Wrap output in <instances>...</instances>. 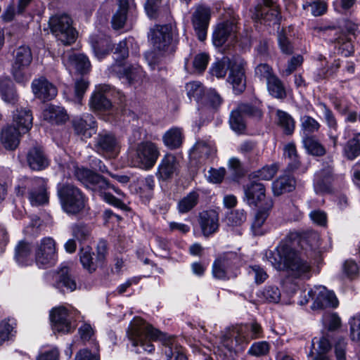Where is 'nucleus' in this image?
Returning <instances> with one entry per match:
<instances>
[{"instance_id":"nucleus-53","label":"nucleus","mask_w":360,"mask_h":360,"mask_svg":"<svg viewBox=\"0 0 360 360\" xmlns=\"http://www.w3.org/2000/svg\"><path fill=\"white\" fill-rule=\"evenodd\" d=\"M72 235L79 242L88 240L91 236L90 228L84 223H77L72 226Z\"/></svg>"},{"instance_id":"nucleus-43","label":"nucleus","mask_w":360,"mask_h":360,"mask_svg":"<svg viewBox=\"0 0 360 360\" xmlns=\"http://www.w3.org/2000/svg\"><path fill=\"white\" fill-rule=\"evenodd\" d=\"M277 123L282 128L284 133L290 135L293 133L295 127V122L292 116L288 112L281 110H276Z\"/></svg>"},{"instance_id":"nucleus-16","label":"nucleus","mask_w":360,"mask_h":360,"mask_svg":"<svg viewBox=\"0 0 360 360\" xmlns=\"http://www.w3.org/2000/svg\"><path fill=\"white\" fill-rule=\"evenodd\" d=\"M210 17V8L203 5L197 6L192 14V25L200 41H202L207 37Z\"/></svg>"},{"instance_id":"nucleus-61","label":"nucleus","mask_w":360,"mask_h":360,"mask_svg":"<svg viewBox=\"0 0 360 360\" xmlns=\"http://www.w3.org/2000/svg\"><path fill=\"white\" fill-rule=\"evenodd\" d=\"M270 349V345L266 341L257 342L252 345L248 350V354L255 356L266 355Z\"/></svg>"},{"instance_id":"nucleus-3","label":"nucleus","mask_w":360,"mask_h":360,"mask_svg":"<svg viewBox=\"0 0 360 360\" xmlns=\"http://www.w3.org/2000/svg\"><path fill=\"white\" fill-rule=\"evenodd\" d=\"M127 334L136 353H152L155 347L151 341L158 339L160 335L159 330L139 317H136L131 321Z\"/></svg>"},{"instance_id":"nucleus-20","label":"nucleus","mask_w":360,"mask_h":360,"mask_svg":"<svg viewBox=\"0 0 360 360\" xmlns=\"http://www.w3.org/2000/svg\"><path fill=\"white\" fill-rule=\"evenodd\" d=\"M72 122L75 133L82 138L89 139L95 133L96 122L94 117L91 114L76 117Z\"/></svg>"},{"instance_id":"nucleus-62","label":"nucleus","mask_w":360,"mask_h":360,"mask_svg":"<svg viewBox=\"0 0 360 360\" xmlns=\"http://www.w3.org/2000/svg\"><path fill=\"white\" fill-rule=\"evenodd\" d=\"M319 105L323 110V117L327 126L330 129L337 131L338 127V121L333 111L323 103H321Z\"/></svg>"},{"instance_id":"nucleus-10","label":"nucleus","mask_w":360,"mask_h":360,"mask_svg":"<svg viewBox=\"0 0 360 360\" xmlns=\"http://www.w3.org/2000/svg\"><path fill=\"white\" fill-rule=\"evenodd\" d=\"M252 18L256 22L269 27L276 26L278 29L281 19L279 6L274 0H262L255 7Z\"/></svg>"},{"instance_id":"nucleus-4","label":"nucleus","mask_w":360,"mask_h":360,"mask_svg":"<svg viewBox=\"0 0 360 360\" xmlns=\"http://www.w3.org/2000/svg\"><path fill=\"white\" fill-rule=\"evenodd\" d=\"M61 207L65 212L76 215L85 209L87 198L82 191L71 184L60 185L57 190Z\"/></svg>"},{"instance_id":"nucleus-30","label":"nucleus","mask_w":360,"mask_h":360,"mask_svg":"<svg viewBox=\"0 0 360 360\" xmlns=\"http://www.w3.org/2000/svg\"><path fill=\"white\" fill-rule=\"evenodd\" d=\"M27 162L32 169L37 171L45 169L49 165L48 159L43 150L37 146L29 150Z\"/></svg>"},{"instance_id":"nucleus-31","label":"nucleus","mask_w":360,"mask_h":360,"mask_svg":"<svg viewBox=\"0 0 360 360\" xmlns=\"http://www.w3.org/2000/svg\"><path fill=\"white\" fill-rule=\"evenodd\" d=\"M295 179L291 174H285L273 182V193L278 196L285 193L291 192L295 189Z\"/></svg>"},{"instance_id":"nucleus-24","label":"nucleus","mask_w":360,"mask_h":360,"mask_svg":"<svg viewBox=\"0 0 360 360\" xmlns=\"http://www.w3.org/2000/svg\"><path fill=\"white\" fill-rule=\"evenodd\" d=\"M33 116L27 108H17L12 112V125L22 131V134L29 131L32 127Z\"/></svg>"},{"instance_id":"nucleus-51","label":"nucleus","mask_w":360,"mask_h":360,"mask_svg":"<svg viewBox=\"0 0 360 360\" xmlns=\"http://www.w3.org/2000/svg\"><path fill=\"white\" fill-rule=\"evenodd\" d=\"M32 60V55L28 46H22L17 49L13 63L21 64L22 66H30Z\"/></svg>"},{"instance_id":"nucleus-60","label":"nucleus","mask_w":360,"mask_h":360,"mask_svg":"<svg viewBox=\"0 0 360 360\" xmlns=\"http://www.w3.org/2000/svg\"><path fill=\"white\" fill-rule=\"evenodd\" d=\"M320 126V124L310 116L304 115L301 118V128L305 133L316 132L319 129Z\"/></svg>"},{"instance_id":"nucleus-1","label":"nucleus","mask_w":360,"mask_h":360,"mask_svg":"<svg viewBox=\"0 0 360 360\" xmlns=\"http://www.w3.org/2000/svg\"><path fill=\"white\" fill-rule=\"evenodd\" d=\"M272 266L283 271L293 278L309 279L311 276V266L300 253L287 244L281 243L267 256Z\"/></svg>"},{"instance_id":"nucleus-34","label":"nucleus","mask_w":360,"mask_h":360,"mask_svg":"<svg viewBox=\"0 0 360 360\" xmlns=\"http://www.w3.org/2000/svg\"><path fill=\"white\" fill-rule=\"evenodd\" d=\"M43 117L51 123L60 124L65 122L68 116L64 108L56 105H49L43 112Z\"/></svg>"},{"instance_id":"nucleus-57","label":"nucleus","mask_w":360,"mask_h":360,"mask_svg":"<svg viewBox=\"0 0 360 360\" xmlns=\"http://www.w3.org/2000/svg\"><path fill=\"white\" fill-rule=\"evenodd\" d=\"M255 74L260 80H265L266 83L276 75L272 68L266 63L259 64L255 68Z\"/></svg>"},{"instance_id":"nucleus-54","label":"nucleus","mask_w":360,"mask_h":360,"mask_svg":"<svg viewBox=\"0 0 360 360\" xmlns=\"http://www.w3.org/2000/svg\"><path fill=\"white\" fill-rule=\"evenodd\" d=\"M201 102L212 109L217 110L221 105L223 98L215 90L210 89L206 93Z\"/></svg>"},{"instance_id":"nucleus-33","label":"nucleus","mask_w":360,"mask_h":360,"mask_svg":"<svg viewBox=\"0 0 360 360\" xmlns=\"http://www.w3.org/2000/svg\"><path fill=\"white\" fill-rule=\"evenodd\" d=\"M0 95L6 103L11 105H15L18 101V95L15 85L8 78L0 79Z\"/></svg>"},{"instance_id":"nucleus-7","label":"nucleus","mask_w":360,"mask_h":360,"mask_svg":"<svg viewBox=\"0 0 360 360\" xmlns=\"http://www.w3.org/2000/svg\"><path fill=\"white\" fill-rule=\"evenodd\" d=\"M160 150L158 146L149 141L139 143L131 155V164L138 168L149 170L155 165Z\"/></svg>"},{"instance_id":"nucleus-17","label":"nucleus","mask_w":360,"mask_h":360,"mask_svg":"<svg viewBox=\"0 0 360 360\" xmlns=\"http://www.w3.org/2000/svg\"><path fill=\"white\" fill-rule=\"evenodd\" d=\"M35 259L38 265L43 266L53 265L57 259L56 243L51 238H43L38 245Z\"/></svg>"},{"instance_id":"nucleus-18","label":"nucleus","mask_w":360,"mask_h":360,"mask_svg":"<svg viewBox=\"0 0 360 360\" xmlns=\"http://www.w3.org/2000/svg\"><path fill=\"white\" fill-rule=\"evenodd\" d=\"M72 319L70 311L63 306L55 307L50 312V319L54 331L64 333L72 332L75 328L72 324Z\"/></svg>"},{"instance_id":"nucleus-13","label":"nucleus","mask_w":360,"mask_h":360,"mask_svg":"<svg viewBox=\"0 0 360 360\" xmlns=\"http://www.w3.org/2000/svg\"><path fill=\"white\" fill-rule=\"evenodd\" d=\"M247 63L240 57L232 58L229 62V74L227 81L232 85L236 94L243 92L246 88L245 68Z\"/></svg>"},{"instance_id":"nucleus-14","label":"nucleus","mask_w":360,"mask_h":360,"mask_svg":"<svg viewBox=\"0 0 360 360\" xmlns=\"http://www.w3.org/2000/svg\"><path fill=\"white\" fill-rule=\"evenodd\" d=\"M110 184L108 181L102 176L96 174L95 176L91 177V181L88 188L97 192L103 198V199L108 204L117 207L122 210H127L128 207L122 201V200L117 198L106 191L110 188Z\"/></svg>"},{"instance_id":"nucleus-48","label":"nucleus","mask_w":360,"mask_h":360,"mask_svg":"<svg viewBox=\"0 0 360 360\" xmlns=\"http://www.w3.org/2000/svg\"><path fill=\"white\" fill-rule=\"evenodd\" d=\"M214 151V146L210 141H198L191 149V152L199 157H208Z\"/></svg>"},{"instance_id":"nucleus-44","label":"nucleus","mask_w":360,"mask_h":360,"mask_svg":"<svg viewBox=\"0 0 360 360\" xmlns=\"http://www.w3.org/2000/svg\"><path fill=\"white\" fill-rule=\"evenodd\" d=\"M57 287H65L71 292L76 289V282L70 274V269L66 266L61 268L58 272Z\"/></svg>"},{"instance_id":"nucleus-35","label":"nucleus","mask_w":360,"mask_h":360,"mask_svg":"<svg viewBox=\"0 0 360 360\" xmlns=\"http://www.w3.org/2000/svg\"><path fill=\"white\" fill-rule=\"evenodd\" d=\"M93 254L89 246L82 248L79 252V260L82 266L90 273L95 271L98 266H101L96 259L93 258Z\"/></svg>"},{"instance_id":"nucleus-46","label":"nucleus","mask_w":360,"mask_h":360,"mask_svg":"<svg viewBox=\"0 0 360 360\" xmlns=\"http://www.w3.org/2000/svg\"><path fill=\"white\" fill-rule=\"evenodd\" d=\"M199 194L196 191L190 192L178 202V210L180 213H186L198 204Z\"/></svg>"},{"instance_id":"nucleus-11","label":"nucleus","mask_w":360,"mask_h":360,"mask_svg":"<svg viewBox=\"0 0 360 360\" xmlns=\"http://www.w3.org/2000/svg\"><path fill=\"white\" fill-rule=\"evenodd\" d=\"M150 41L154 49L162 53H172L176 50L177 42L173 39L172 27L169 25H155L151 30Z\"/></svg>"},{"instance_id":"nucleus-2","label":"nucleus","mask_w":360,"mask_h":360,"mask_svg":"<svg viewBox=\"0 0 360 360\" xmlns=\"http://www.w3.org/2000/svg\"><path fill=\"white\" fill-rule=\"evenodd\" d=\"M244 200L250 205L258 207L252 224V230L255 236L264 233L262 226L269 217L274 202L271 198H266V189L263 184L251 181L244 186Z\"/></svg>"},{"instance_id":"nucleus-39","label":"nucleus","mask_w":360,"mask_h":360,"mask_svg":"<svg viewBox=\"0 0 360 360\" xmlns=\"http://www.w3.org/2000/svg\"><path fill=\"white\" fill-rule=\"evenodd\" d=\"M165 145L169 149H176L181 146L183 134L181 129L174 127L168 130L162 137Z\"/></svg>"},{"instance_id":"nucleus-21","label":"nucleus","mask_w":360,"mask_h":360,"mask_svg":"<svg viewBox=\"0 0 360 360\" xmlns=\"http://www.w3.org/2000/svg\"><path fill=\"white\" fill-rule=\"evenodd\" d=\"M198 223L202 235L209 237L219 229V214L213 210L203 211L199 214Z\"/></svg>"},{"instance_id":"nucleus-52","label":"nucleus","mask_w":360,"mask_h":360,"mask_svg":"<svg viewBox=\"0 0 360 360\" xmlns=\"http://www.w3.org/2000/svg\"><path fill=\"white\" fill-rule=\"evenodd\" d=\"M278 167L276 164L266 165L262 169L253 172L251 174L252 179H259L260 180H271L276 174Z\"/></svg>"},{"instance_id":"nucleus-6","label":"nucleus","mask_w":360,"mask_h":360,"mask_svg":"<svg viewBox=\"0 0 360 360\" xmlns=\"http://www.w3.org/2000/svg\"><path fill=\"white\" fill-rule=\"evenodd\" d=\"M238 16L233 11H229L225 19L216 25L212 34V41L214 46L220 47L225 43L233 44L238 41Z\"/></svg>"},{"instance_id":"nucleus-32","label":"nucleus","mask_w":360,"mask_h":360,"mask_svg":"<svg viewBox=\"0 0 360 360\" xmlns=\"http://www.w3.org/2000/svg\"><path fill=\"white\" fill-rule=\"evenodd\" d=\"M63 60L64 63H69L70 65L82 74L87 72L91 66L88 58L84 54L64 53Z\"/></svg>"},{"instance_id":"nucleus-12","label":"nucleus","mask_w":360,"mask_h":360,"mask_svg":"<svg viewBox=\"0 0 360 360\" xmlns=\"http://www.w3.org/2000/svg\"><path fill=\"white\" fill-rule=\"evenodd\" d=\"M307 295L309 298H305L304 301H300V304H307L309 301V299H311L314 300V303L311 306L313 309H323L330 307L335 308L338 305V300L335 295L322 285L314 286L308 291ZM304 297H306V295H304Z\"/></svg>"},{"instance_id":"nucleus-28","label":"nucleus","mask_w":360,"mask_h":360,"mask_svg":"<svg viewBox=\"0 0 360 360\" xmlns=\"http://www.w3.org/2000/svg\"><path fill=\"white\" fill-rule=\"evenodd\" d=\"M90 43L95 56L99 59L103 58L112 49L110 39L103 34L91 36Z\"/></svg>"},{"instance_id":"nucleus-40","label":"nucleus","mask_w":360,"mask_h":360,"mask_svg":"<svg viewBox=\"0 0 360 360\" xmlns=\"http://www.w3.org/2000/svg\"><path fill=\"white\" fill-rule=\"evenodd\" d=\"M238 333L245 338H247V345L250 340L260 338L262 337V328L257 322L247 323L237 327Z\"/></svg>"},{"instance_id":"nucleus-36","label":"nucleus","mask_w":360,"mask_h":360,"mask_svg":"<svg viewBox=\"0 0 360 360\" xmlns=\"http://www.w3.org/2000/svg\"><path fill=\"white\" fill-rule=\"evenodd\" d=\"M117 5L118 9L112 18V25L115 30L120 29L125 25L129 9V1L117 0Z\"/></svg>"},{"instance_id":"nucleus-27","label":"nucleus","mask_w":360,"mask_h":360,"mask_svg":"<svg viewBox=\"0 0 360 360\" xmlns=\"http://www.w3.org/2000/svg\"><path fill=\"white\" fill-rule=\"evenodd\" d=\"M110 90L108 85H100L96 88L91 97L90 107L96 110H105L109 109L112 104L107 94Z\"/></svg>"},{"instance_id":"nucleus-19","label":"nucleus","mask_w":360,"mask_h":360,"mask_svg":"<svg viewBox=\"0 0 360 360\" xmlns=\"http://www.w3.org/2000/svg\"><path fill=\"white\" fill-rule=\"evenodd\" d=\"M180 164L176 157L171 153H167L160 160L155 175L159 180L167 181L178 174Z\"/></svg>"},{"instance_id":"nucleus-58","label":"nucleus","mask_w":360,"mask_h":360,"mask_svg":"<svg viewBox=\"0 0 360 360\" xmlns=\"http://www.w3.org/2000/svg\"><path fill=\"white\" fill-rule=\"evenodd\" d=\"M304 9L309 11L314 16H321L327 11V4L324 1H314L311 3L304 4Z\"/></svg>"},{"instance_id":"nucleus-8","label":"nucleus","mask_w":360,"mask_h":360,"mask_svg":"<svg viewBox=\"0 0 360 360\" xmlns=\"http://www.w3.org/2000/svg\"><path fill=\"white\" fill-rule=\"evenodd\" d=\"M51 32L63 44L71 45L77 37V32L72 27V20L67 14H56L49 21Z\"/></svg>"},{"instance_id":"nucleus-38","label":"nucleus","mask_w":360,"mask_h":360,"mask_svg":"<svg viewBox=\"0 0 360 360\" xmlns=\"http://www.w3.org/2000/svg\"><path fill=\"white\" fill-rule=\"evenodd\" d=\"M343 155L349 160H353L360 155V132L355 133L353 137L348 140L344 146Z\"/></svg>"},{"instance_id":"nucleus-63","label":"nucleus","mask_w":360,"mask_h":360,"mask_svg":"<svg viewBox=\"0 0 360 360\" xmlns=\"http://www.w3.org/2000/svg\"><path fill=\"white\" fill-rule=\"evenodd\" d=\"M330 40L340 44L339 49L342 50V53L345 56H349L353 53V46L352 43L346 39L344 34H339L338 37L330 39Z\"/></svg>"},{"instance_id":"nucleus-56","label":"nucleus","mask_w":360,"mask_h":360,"mask_svg":"<svg viewBox=\"0 0 360 360\" xmlns=\"http://www.w3.org/2000/svg\"><path fill=\"white\" fill-rule=\"evenodd\" d=\"M165 354L167 360H188L183 348L176 345L171 344L167 347Z\"/></svg>"},{"instance_id":"nucleus-49","label":"nucleus","mask_w":360,"mask_h":360,"mask_svg":"<svg viewBox=\"0 0 360 360\" xmlns=\"http://www.w3.org/2000/svg\"><path fill=\"white\" fill-rule=\"evenodd\" d=\"M29 66H22L21 64L13 63L11 68V74L18 83H25L29 81L31 75L28 72Z\"/></svg>"},{"instance_id":"nucleus-41","label":"nucleus","mask_w":360,"mask_h":360,"mask_svg":"<svg viewBox=\"0 0 360 360\" xmlns=\"http://www.w3.org/2000/svg\"><path fill=\"white\" fill-rule=\"evenodd\" d=\"M31 248L29 243L20 241L15 248V259L21 265H28L31 262Z\"/></svg>"},{"instance_id":"nucleus-64","label":"nucleus","mask_w":360,"mask_h":360,"mask_svg":"<svg viewBox=\"0 0 360 360\" xmlns=\"http://www.w3.org/2000/svg\"><path fill=\"white\" fill-rule=\"evenodd\" d=\"M350 336L353 341L360 342V314L349 320Z\"/></svg>"},{"instance_id":"nucleus-23","label":"nucleus","mask_w":360,"mask_h":360,"mask_svg":"<svg viewBox=\"0 0 360 360\" xmlns=\"http://www.w3.org/2000/svg\"><path fill=\"white\" fill-rule=\"evenodd\" d=\"M32 89L37 98L44 101L51 100L57 95L56 87L43 77L32 81Z\"/></svg>"},{"instance_id":"nucleus-5","label":"nucleus","mask_w":360,"mask_h":360,"mask_svg":"<svg viewBox=\"0 0 360 360\" xmlns=\"http://www.w3.org/2000/svg\"><path fill=\"white\" fill-rule=\"evenodd\" d=\"M15 190L18 195L23 196L27 194L32 205L39 206L48 202L46 184L43 178H22Z\"/></svg>"},{"instance_id":"nucleus-55","label":"nucleus","mask_w":360,"mask_h":360,"mask_svg":"<svg viewBox=\"0 0 360 360\" xmlns=\"http://www.w3.org/2000/svg\"><path fill=\"white\" fill-rule=\"evenodd\" d=\"M231 61H232V58H224L221 60L215 63L211 68L212 75L218 78L225 77L227 69L229 70V62Z\"/></svg>"},{"instance_id":"nucleus-50","label":"nucleus","mask_w":360,"mask_h":360,"mask_svg":"<svg viewBox=\"0 0 360 360\" xmlns=\"http://www.w3.org/2000/svg\"><path fill=\"white\" fill-rule=\"evenodd\" d=\"M187 95L190 100L194 99L197 102L201 101L205 94V89L199 82H191L186 85Z\"/></svg>"},{"instance_id":"nucleus-47","label":"nucleus","mask_w":360,"mask_h":360,"mask_svg":"<svg viewBox=\"0 0 360 360\" xmlns=\"http://www.w3.org/2000/svg\"><path fill=\"white\" fill-rule=\"evenodd\" d=\"M304 148L307 152L316 156H322L326 153V148L324 146L314 137H307L303 141Z\"/></svg>"},{"instance_id":"nucleus-22","label":"nucleus","mask_w":360,"mask_h":360,"mask_svg":"<svg viewBox=\"0 0 360 360\" xmlns=\"http://www.w3.org/2000/svg\"><path fill=\"white\" fill-rule=\"evenodd\" d=\"M247 338L241 335L238 333V329L236 328L222 336L221 343L229 352L236 353L243 351L247 345Z\"/></svg>"},{"instance_id":"nucleus-15","label":"nucleus","mask_w":360,"mask_h":360,"mask_svg":"<svg viewBox=\"0 0 360 360\" xmlns=\"http://www.w3.org/2000/svg\"><path fill=\"white\" fill-rule=\"evenodd\" d=\"M94 148L96 151L108 158H115L120 150V143L111 133L100 132L95 139Z\"/></svg>"},{"instance_id":"nucleus-45","label":"nucleus","mask_w":360,"mask_h":360,"mask_svg":"<svg viewBox=\"0 0 360 360\" xmlns=\"http://www.w3.org/2000/svg\"><path fill=\"white\" fill-rule=\"evenodd\" d=\"M16 321L13 319L3 320L0 323V345L15 335Z\"/></svg>"},{"instance_id":"nucleus-37","label":"nucleus","mask_w":360,"mask_h":360,"mask_svg":"<svg viewBox=\"0 0 360 360\" xmlns=\"http://www.w3.org/2000/svg\"><path fill=\"white\" fill-rule=\"evenodd\" d=\"M229 122L231 128L236 133L242 134L245 130L246 122L245 115L242 110L240 109L239 104H238L236 108L231 110Z\"/></svg>"},{"instance_id":"nucleus-29","label":"nucleus","mask_w":360,"mask_h":360,"mask_svg":"<svg viewBox=\"0 0 360 360\" xmlns=\"http://www.w3.org/2000/svg\"><path fill=\"white\" fill-rule=\"evenodd\" d=\"M333 179V169L328 167L315 174L314 190L316 193H328L330 190Z\"/></svg>"},{"instance_id":"nucleus-25","label":"nucleus","mask_w":360,"mask_h":360,"mask_svg":"<svg viewBox=\"0 0 360 360\" xmlns=\"http://www.w3.org/2000/svg\"><path fill=\"white\" fill-rule=\"evenodd\" d=\"M111 69L120 79H125L129 85L139 82L143 76L142 70L139 66H122L115 64Z\"/></svg>"},{"instance_id":"nucleus-26","label":"nucleus","mask_w":360,"mask_h":360,"mask_svg":"<svg viewBox=\"0 0 360 360\" xmlns=\"http://www.w3.org/2000/svg\"><path fill=\"white\" fill-rule=\"evenodd\" d=\"M22 134L14 125L7 124L1 129V142L6 149L13 150L18 146Z\"/></svg>"},{"instance_id":"nucleus-9","label":"nucleus","mask_w":360,"mask_h":360,"mask_svg":"<svg viewBox=\"0 0 360 360\" xmlns=\"http://www.w3.org/2000/svg\"><path fill=\"white\" fill-rule=\"evenodd\" d=\"M240 257L236 252H228L219 257L212 266L214 277L221 280L236 278L238 274Z\"/></svg>"},{"instance_id":"nucleus-59","label":"nucleus","mask_w":360,"mask_h":360,"mask_svg":"<svg viewBox=\"0 0 360 360\" xmlns=\"http://www.w3.org/2000/svg\"><path fill=\"white\" fill-rule=\"evenodd\" d=\"M246 220V213L244 210H235L231 211L226 216L229 225L240 226Z\"/></svg>"},{"instance_id":"nucleus-42","label":"nucleus","mask_w":360,"mask_h":360,"mask_svg":"<svg viewBox=\"0 0 360 360\" xmlns=\"http://www.w3.org/2000/svg\"><path fill=\"white\" fill-rule=\"evenodd\" d=\"M268 92L277 99H284L287 96L285 88L283 82L275 75L266 82Z\"/></svg>"}]
</instances>
